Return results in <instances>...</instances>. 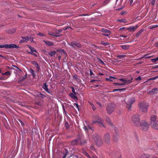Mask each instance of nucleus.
Listing matches in <instances>:
<instances>
[{"label":"nucleus","instance_id":"nucleus-19","mask_svg":"<svg viewBox=\"0 0 158 158\" xmlns=\"http://www.w3.org/2000/svg\"><path fill=\"white\" fill-rule=\"evenodd\" d=\"M138 27V26L137 25L135 26H131L129 27L128 29L130 31H134Z\"/></svg>","mask_w":158,"mask_h":158},{"label":"nucleus","instance_id":"nucleus-56","mask_svg":"<svg viewBox=\"0 0 158 158\" xmlns=\"http://www.w3.org/2000/svg\"><path fill=\"white\" fill-rule=\"evenodd\" d=\"M155 45L156 47H158V42L155 44Z\"/></svg>","mask_w":158,"mask_h":158},{"label":"nucleus","instance_id":"nucleus-20","mask_svg":"<svg viewBox=\"0 0 158 158\" xmlns=\"http://www.w3.org/2000/svg\"><path fill=\"white\" fill-rule=\"evenodd\" d=\"M28 48L30 49L31 51V53H32V54L33 55H36V54L35 53H33L34 52H36L34 48L31 47L30 46H28Z\"/></svg>","mask_w":158,"mask_h":158},{"label":"nucleus","instance_id":"nucleus-15","mask_svg":"<svg viewBox=\"0 0 158 158\" xmlns=\"http://www.w3.org/2000/svg\"><path fill=\"white\" fill-rule=\"evenodd\" d=\"M78 141L81 145H84L86 143L85 140L80 138L78 139Z\"/></svg>","mask_w":158,"mask_h":158},{"label":"nucleus","instance_id":"nucleus-36","mask_svg":"<svg viewBox=\"0 0 158 158\" xmlns=\"http://www.w3.org/2000/svg\"><path fill=\"white\" fill-rule=\"evenodd\" d=\"M3 75H10V73L9 71H7L5 73H2Z\"/></svg>","mask_w":158,"mask_h":158},{"label":"nucleus","instance_id":"nucleus-17","mask_svg":"<svg viewBox=\"0 0 158 158\" xmlns=\"http://www.w3.org/2000/svg\"><path fill=\"white\" fill-rule=\"evenodd\" d=\"M150 93L152 94H155L158 93V90L157 88H155L152 89Z\"/></svg>","mask_w":158,"mask_h":158},{"label":"nucleus","instance_id":"nucleus-33","mask_svg":"<svg viewBox=\"0 0 158 158\" xmlns=\"http://www.w3.org/2000/svg\"><path fill=\"white\" fill-rule=\"evenodd\" d=\"M26 37V38L27 39V41H28V40H30L31 41H32L33 40V37Z\"/></svg>","mask_w":158,"mask_h":158},{"label":"nucleus","instance_id":"nucleus-29","mask_svg":"<svg viewBox=\"0 0 158 158\" xmlns=\"http://www.w3.org/2000/svg\"><path fill=\"white\" fill-rule=\"evenodd\" d=\"M106 122L108 123L110 125H112V123L111 122L110 120V119L109 118L107 117L106 119Z\"/></svg>","mask_w":158,"mask_h":158},{"label":"nucleus","instance_id":"nucleus-9","mask_svg":"<svg viewBox=\"0 0 158 158\" xmlns=\"http://www.w3.org/2000/svg\"><path fill=\"white\" fill-rule=\"evenodd\" d=\"M102 34L103 35L106 36L110 37L111 32L109 30L106 28H103L102 29Z\"/></svg>","mask_w":158,"mask_h":158},{"label":"nucleus","instance_id":"nucleus-49","mask_svg":"<svg viewBox=\"0 0 158 158\" xmlns=\"http://www.w3.org/2000/svg\"><path fill=\"white\" fill-rule=\"evenodd\" d=\"M115 85H119V84L117 83H114L113 84Z\"/></svg>","mask_w":158,"mask_h":158},{"label":"nucleus","instance_id":"nucleus-16","mask_svg":"<svg viewBox=\"0 0 158 158\" xmlns=\"http://www.w3.org/2000/svg\"><path fill=\"white\" fill-rule=\"evenodd\" d=\"M84 129L86 131L89 130H91L92 131H94V129L89 125H88L87 127L84 125Z\"/></svg>","mask_w":158,"mask_h":158},{"label":"nucleus","instance_id":"nucleus-6","mask_svg":"<svg viewBox=\"0 0 158 158\" xmlns=\"http://www.w3.org/2000/svg\"><path fill=\"white\" fill-rule=\"evenodd\" d=\"M94 140L98 146H99L102 144V142L100 136H95L94 137Z\"/></svg>","mask_w":158,"mask_h":158},{"label":"nucleus","instance_id":"nucleus-61","mask_svg":"<svg viewBox=\"0 0 158 158\" xmlns=\"http://www.w3.org/2000/svg\"><path fill=\"white\" fill-rule=\"evenodd\" d=\"M58 58L59 60H60L61 58V56H60V55L59 56L58 55Z\"/></svg>","mask_w":158,"mask_h":158},{"label":"nucleus","instance_id":"nucleus-55","mask_svg":"<svg viewBox=\"0 0 158 158\" xmlns=\"http://www.w3.org/2000/svg\"><path fill=\"white\" fill-rule=\"evenodd\" d=\"M123 89H114V91H118V90H123Z\"/></svg>","mask_w":158,"mask_h":158},{"label":"nucleus","instance_id":"nucleus-51","mask_svg":"<svg viewBox=\"0 0 158 158\" xmlns=\"http://www.w3.org/2000/svg\"><path fill=\"white\" fill-rule=\"evenodd\" d=\"M49 34L50 35H53L54 36H55L56 37H58V36H59V35H53V34H50V33Z\"/></svg>","mask_w":158,"mask_h":158},{"label":"nucleus","instance_id":"nucleus-57","mask_svg":"<svg viewBox=\"0 0 158 158\" xmlns=\"http://www.w3.org/2000/svg\"><path fill=\"white\" fill-rule=\"evenodd\" d=\"M118 139V138L117 137L116 138H114V140L115 141H117Z\"/></svg>","mask_w":158,"mask_h":158},{"label":"nucleus","instance_id":"nucleus-47","mask_svg":"<svg viewBox=\"0 0 158 158\" xmlns=\"http://www.w3.org/2000/svg\"><path fill=\"white\" fill-rule=\"evenodd\" d=\"M19 121L20 123L21 124L22 126H23L24 125V123H23V122L22 121L20 120H19Z\"/></svg>","mask_w":158,"mask_h":158},{"label":"nucleus","instance_id":"nucleus-37","mask_svg":"<svg viewBox=\"0 0 158 158\" xmlns=\"http://www.w3.org/2000/svg\"><path fill=\"white\" fill-rule=\"evenodd\" d=\"M157 60H158V56L156 58H154L152 60V61L153 62H155Z\"/></svg>","mask_w":158,"mask_h":158},{"label":"nucleus","instance_id":"nucleus-40","mask_svg":"<svg viewBox=\"0 0 158 158\" xmlns=\"http://www.w3.org/2000/svg\"><path fill=\"white\" fill-rule=\"evenodd\" d=\"M29 72L31 74L33 73H34V70L32 69H31L29 70Z\"/></svg>","mask_w":158,"mask_h":158},{"label":"nucleus","instance_id":"nucleus-34","mask_svg":"<svg viewBox=\"0 0 158 158\" xmlns=\"http://www.w3.org/2000/svg\"><path fill=\"white\" fill-rule=\"evenodd\" d=\"M143 31L142 30H140L136 35V37L138 36L141 34V32Z\"/></svg>","mask_w":158,"mask_h":158},{"label":"nucleus","instance_id":"nucleus-21","mask_svg":"<svg viewBox=\"0 0 158 158\" xmlns=\"http://www.w3.org/2000/svg\"><path fill=\"white\" fill-rule=\"evenodd\" d=\"M79 142L78 141V139L77 140L75 139L73 140L71 142V144L73 145H75L77 144Z\"/></svg>","mask_w":158,"mask_h":158},{"label":"nucleus","instance_id":"nucleus-31","mask_svg":"<svg viewBox=\"0 0 158 158\" xmlns=\"http://www.w3.org/2000/svg\"><path fill=\"white\" fill-rule=\"evenodd\" d=\"M115 78L112 76H110L109 78H106V81H113L112 79H115Z\"/></svg>","mask_w":158,"mask_h":158},{"label":"nucleus","instance_id":"nucleus-39","mask_svg":"<svg viewBox=\"0 0 158 158\" xmlns=\"http://www.w3.org/2000/svg\"><path fill=\"white\" fill-rule=\"evenodd\" d=\"M101 44H103L104 45H107L108 44V43H107V42H101Z\"/></svg>","mask_w":158,"mask_h":158},{"label":"nucleus","instance_id":"nucleus-7","mask_svg":"<svg viewBox=\"0 0 158 158\" xmlns=\"http://www.w3.org/2000/svg\"><path fill=\"white\" fill-rule=\"evenodd\" d=\"M18 47L15 44H5L3 45H0V48H17Z\"/></svg>","mask_w":158,"mask_h":158},{"label":"nucleus","instance_id":"nucleus-5","mask_svg":"<svg viewBox=\"0 0 158 158\" xmlns=\"http://www.w3.org/2000/svg\"><path fill=\"white\" fill-rule=\"evenodd\" d=\"M106 108L107 113L110 114L114 110L115 105L113 104L109 103L108 105Z\"/></svg>","mask_w":158,"mask_h":158},{"label":"nucleus","instance_id":"nucleus-58","mask_svg":"<svg viewBox=\"0 0 158 158\" xmlns=\"http://www.w3.org/2000/svg\"><path fill=\"white\" fill-rule=\"evenodd\" d=\"M32 75L33 77H35V73H33L32 74Z\"/></svg>","mask_w":158,"mask_h":158},{"label":"nucleus","instance_id":"nucleus-44","mask_svg":"<svg viewBox=\"0 0 158 158\" xmlns=\"http://www.w3.org/2000/svg\"><path fill=\"white\" fill-rule=\"evenodd\" d=\"M69 158H77L75 155H72L70 156Z\"/></svg>","mask_w":158,"mask_h":158},{"label":"nucleus","instance_id":"nucleus-23","mask_svg":"<svg viewBox=\"0 0 158 158\" xmlns=\"http://www.w3.org/2000/svg\"><path fill=\"white\" fill-rule=\"evenodd\" d=\"M43 88L47 92L49 93V90L48 88V85L46 84H44Z\"/></svg>","mask_w":158,"mask_h":158},{"label":"nucleus","instance_id":"nucleus-3","mask_svg":"<svg viewBox=\"0 0 158 158\" xmlns=\"http://www.w3.org/2000/svg\"><path fill=\"white\" fill-rule=\"evenodd\" d=\"M139 107L140 110L143 112H146L147 111L148 104L143 101L140 102L139 104Z\"/></svg>","mask_w":158,"mask_h":158},{"label":"nucleus","instance_id":"nucleus-41","mask_svg":"<svg viewBox=\"0 0 158 158\" xmlns=\"http://www.w3.org/2000/svg\"><path fill=\"white\" fill-rule=\"evenodd\" d=\"M141 80V77L139 76L135 79V80L137 81H139Z\"/></svg>","mask_w":158,"mask_h":158},{"label":"nucleus","instance_id":"nucleus-35","mask_svg":"<svg viewBox=\"0 0 158 158\" xmlns=\"http://www.w3.org/2000/svg\"><path fill=\"white\" fill-rule=\"evenodd\" d=\"M109 0H105L103 3V5H105L107 4L109 2Z\"/></svg>","mask_w":158,"mask_h":158},{"label":"nucleus","instance_id":"nucleus-45","mask_svg":"<svg viewBox=\"0 0 158 158\" xmlns=\"http://www.w3.org/2000/svg\"><path fill=\"white\" fill-rule=\"evenodd\" d=\"M65 127H66L67 128H68L69 127V124L67 122H66L65 123Z\"/></svg>","mask_w":158,"mask_h":158},{"label":"nucleus","instance_id":"nucleus-28","mask_svg":"<svg viewBox=\"0 0 158 158\" xmlns=\"http://www.w3.org/2000/svg\"><path fill=\"white\" fill-rule=\"evenodd\" d=\"M150 156L148 154H143L141 155L140 158H149Z\"/></svg>","mask_w":158,"mask_h":158},{"label":"nucleus","instance_id":"nucleus-8","mask_svg":"<svg viewBox=\"0 0 158 158\" xmlns=\"http://www.w3.org/2000/svg\"><path fill=\"white\" fill-rule=\"evenodd\" d=\"M124 102L127 105V107L128 110H131V105L135 102L133 99H125Z\"/></svg>","mask_w":158,"mask_h":158},{"label":"nucleus","instance_id":"nucleus-12","mask_svg":"<svg viewBox=\"0 0 158 158\" xmlns=\"http://www.w3.org/2000/svg\"><path fill=\"white\" fill-rule=\"evenodd\" d=\"M103 122H102V121H94L92 123V124H93L96 123H98L100 127H105L104 123H103Z\"/></svg>","mask_w":158,"mask_h":158},{"label":"nucleus","instance_id":"nucleus-22","mask_svg":"<svg viewBox=\"0 0 158 158\" xmlns=\"http://www.w3.org/2000/svg\"><path fill=\"white\" fill-rule=\"evenodd\" d=\"M48 54L51 56H53L55 55L56 53V51H53L51 52H48Z\"/></svg>","mask_w":158,"mask_h":158},{"label":"nucleus","instance_id":"nucleus-25","mask_svg":"<svg viewBox=\"0 0 158 158\" xmlns=\"http://www.w3.org/2000/svg\"><path fill=\"white\" fill-rule=\"evenodd\" d=\"M57 51H59L61 55H63V54H64L66 56V54L64 51V50L62 49H60L59 50H56Z\"/></svg>","mask_w":158,"mask_h":158},{"label":"nucleus","instance_id":"nucleus-26","mask_svg":"<svg viewBox=\"0 0 158 158\" xmlns=\"http://www.w3.org/2000/svg\"><path fill=\"white\" fill-rule=\"evenodd\" d=\"M44 42L48 46H51L53 45V43L52 42L45 41H44Z\"/></svg>","mask_w":158,"mask_h":158},{"label":"nucleus","instance_id":"nucleus-1","mask_svg":"<svg viewBox=\"0 0 158 158\" xmlns=\"http://www.w3.org/2000/svg\"><path fill=\"white\" fill-rule=\"evenodd\" d=\"M131 121L135 126L138 127L140 126V119L139 114H133L131 117Z\"/></svg>","mask_w":158,"mask_h":158},{"label":"nucleus","instance_id":"nucleus-46","mask_svg":"<svg viewBox=\"0 0 158 158\" xmlns=\"http://www.w3.org/2000/svg\"><path fill=\"white\" fill-rule=\"evenodd\" d=\"M155 0H151V3L152 5H153L154 4Z\"/></svg>","mask_w":158,"mask_h":158},{"label":"nucleus","instance_id":"nucleus-60","mask_svg":"<svg viewBox=\"0 0 158 158\" xmlns=\"http://www.w3.org/2000/svg\"><path fill=\"white\" fill-rule=\"evenodd\" d=\"M66 156V154H64L62 158H65Z\"/></svg>","mask_w":158,"mask_h":158},{"label":"nucleus","instance_id":"nucleus-48","mask_svg":"<svg viewBox=\"0 0 158 158\" xmlns=\"http://www.w3.org/2000/svg\"><path fill=\"white\" fill-rule=\"evenodd\" d=\"M70 96L71 97V98H73L75 97V96L72 93H71L70 94Z\"/></svg>","mask_w":158,"mask_h":158},{"label":"nucleus","instance_id":"nucleus-54","mask_svg":"<svg viewBox=\"0 0 158 158\" xmlns=\"http://www.w3.org/2000/svg\"><path fill=\"white\" fill-rule=\"evenodd\" d=\"M96 80H92L90 81V82H95L96 81Z\"/></svg>","mask_w":158,"mask_h":158},{"label":"nucleus","instance_id":"nucleus-38","mask_svg":"<svg viewBox=\"0 0 158 158\" xmlns=\"http://www.w3.org/2000/svg\"><path fill=\"white\" fill-rule=\"evenodd\" d=\"M73 106H75L76 107L77 109L79 111V109L78 108V105L76 103H74L73 104Z\"/></svg>","mask_w":158,"mask_h":158},{"label":"nucleus","instance_id":"nucleus-32","mask_svg":"<svg viewBox=\"0 0 158 158\" xmlns=\"http://www.w3.org/2000/svg\"><path fill=\"white\" fill-rule=\"evenodd\" d=\"M126 55L124 54H120L117 56V57L120 59L124 58L125 56Z\"/></svg>","mask_w":158,"mask_h":158},{"label":"nucleus","instance_id":"nucleus-11","mask_svg":"<svg viewBox=\"0 0 158 158\" xmlns=\"http://www.w3.org/2000/svg\"><path fill=\"white\" fill-rule=\"evenodd\" d=\"M119 80L121 81H122L123 83L126 84H128L131 82V80H129L124 78L119 79Z\"/></svg>","mask_w":158,"mask_h":158},{"label":"nucleus","instance_id":"nucleus-30","mask_svg":"<svg viewBox=\"0 0 158 158\" xmlns=\"http://www.w3.org/2000/svg\"><path fill=\"white\" fill-rule=\"evenodd\" d=\"M22 38L23 39L21 40L20 41V43L27 42V39L26 38V37H22Z\"/></svg>","mask_w":158,"mask_h":158},{"label":"nucleus","instance_id":"nucleus-52","mask_svg":"<svg viewBox=\"0 0 158 158\" xmlns=\"http://www.w3.org/2000/svg\"><path fill=\"white\" fill-rule=\"evenodd\" d=\"M99 61L100 62V63H101L102 64H104L103 62L102 61V60L100 59H99Z\"/></svg>","mask_w":158,"mask_h":158},{"label":"nucleus","instance_id":"nucleus-42","mask_svg":"<svg viewBox=\"0 0 158 158\" xmlns=\"http://www.w3.org/2000/svg\"><path fill=\"white\" fill-rule=\"evenodd\" d=\"M37 35H40L41 36H44L45 35L42 33H39L37 34Z\"/></svg>","mask_w":158,"mask_h":158},{"label":"nucleus","instance_id":"nucleus-62","mask_svg":"<svg viewBox=\"0 0 158 158\" xmlns=\"http://www.w3.org/2000/svg\"><path fill=\"white\" fill-rule=\"evenodd\" d=\"M125 84H124V83H121V84H119V85L120 86L122 85H124Z\"/></svg>","mask_w":158,"mask_h":158},{"label":"nucleus","instance_id":"nucleus-18","mask_svg":"<svg viewBox=\"0 0 158 158\" xmlns=\"http://www.w3.org/2000/svg\"><path fill=\"white\" fill-rule=\"evenodd\" d=\"M120 47L122 48L124 50H127L129 48V46L126 44L121 45Z\"/></svg>","mask_w":158,"mask_h":158},{"label":"nucleus","instance_id":"nucleus-14","mask_svg":"<svg viewBox=\"0 0 158 158\" xmlns=\"http://www.w3.org/2000/svg\"><path fill=\"white\" fill-rule=\"evenodd\" d=\"M72 46L73 48L74 47V46H76L78 47H80L81 46V44L80 43L77 42H73L72 43Z\"/></svg>","mask_w":158,"mask_h":158},{"label":"nucleus","instance_id":"nucleus-64","mask_svg":"<svg viewBox=\"0 0 158 158\" xmlns=\"http://www.w3.org/2000/svg\"><path fill=\"white\" fill-rule=\"evenodd\" d=\"M133 2V0H131L130 1V4H131Z\"/></svg>","mask_w":158,"mask_h":158},{"label":"nucleus","instance_id":"nucleus-24","mask_svg":"<svg viewBox=\"0 0 158 158\" xmlns=\"http://www.w3.org/2000/svg\"><path fill=\"white\" fill-rule=\"evenodd\" d=\"M32 63L34 65V66H35L37 69L38 71H39L40 68L38 66V63L35 61H32Z\"/></svg>","mask_w":158,"mask_h":158},{"label":"nucleus","instance_id":"nucleus-50","mask_svg":"<svg viewBox=\"0 0 158 158\" xmlns=\"http://www.w3.org/2000/svg\"><path fill=\"white\" fill-rule=\"evenodd\" d=\"M84 153L85 155L89 157V155H88V154L86 153L85 152Z\"/></svg>","mask_w":158,"mask_h":158},{"label":"nucleus","instance_id":"nucleus-63","mask_svg":"<svg viewBox=\"0 0 158 158\" xmlns=\"http://www.w3.org/2000/svg\"><path fill=\"white\" fill-rule=\"evenodd\" d=\"M121 36L123 37L124 38H126L127 37V36L126 35H121Z\"/></svg>","mask_w":158,"mask_h":158},{"label":"nucleus","instance_id":"nucleus-4","mask_svg":"<svg viewBox=\"0 0 158 158\" xmlns=\"http://www.w3.org/2000/svg\"><path fill=\"white\" fill-rule=\"evenodd\" d=\"M139 126L141 127V128L143 130L146 131L148 129L149 125L145 121H142L140 123V126Z\"/></svg>","mask_w":158,"mask_h":158},{"label":"nucleus","instance_id":"nucleus-43","mask_svg":"<svg viewBox=\"0 0 158 158\" xmlns=\"http://www.w3.org/2000/svg\"><path fill=\"white\" fill-rule=\"evenodd\" d=\"M90 75L91 76V77H93V76H92V75H93V73L91 70H90Z\"/></svg>","mask_w":158,"mask_h":158},{"label":"nucleus","instance_id":"nucleus-10","mask_svg":"<svg viewBox=\"0 0 158 158\" xmlns=\"http://www.w3.org/2000/svg\"><path fill=\"white\" fill-rule=\"evenodd\" d=\"M104 140L106 143H109L110 141V136L109 134L107 133L104 135Z\"/></svg>","mask_w":158,"mask_h":158},{"label":"nucleus","instance_id":"nucleus-27","mask_svg":"<svg viewBox=\"0 0 158 158\" xmlns=\"http://www.w3.org/2000/svg\"><path fill=\"white\" fill-rule=\"evenodd\" d=\"M15 28H13L10 30L7 31V32L10 34L13 33L15 32Z\"/></svg>","mask_w":158,"mask_h":158},{"label":"nucleus","instance_id":"nucleus-59","mask_svg":"<svg viewBox=\"0 0 158 158\" xmlns=\"http://www.w3.org/2000/svg\"><path fill=\"white\" fill-rule=\"evenodd\" d=\"M92 107L94 110H95L96 108L93 105L92 106Z\"/></svg>","mask_w":158,"mask_h":158},{"label":"nucleus","instance_id":"nucleus-2","mask_svg":"<svg viewBox=\"0 0 158 158\" xmlns=\"http://www.w3.org/2000/svg\"><path fill=\"white\" fill-rule=\"evenodd\" d=\"M156 117L153 115L151 117V127L155 130H158V121L156 120Z\"/></svg>","mask_w":158,"mask_h":158},{"label":"nucleus","instance_id":"nucleus-53","mask_svg":"<svg viewBox=\"0 0 158 158\" xmlns=\"http://www.w3.org/2000/svg\"><path fill=\"white\" fill-rule=\"evenodd\" d=\"M72 91L75 94V90L74 89V88H72Z\"/></svg>","mask_w":158,"mask_h":158},{"label":"nucleus","instance_id":"nucleus-13","mask_svg":"<svg viewBox=\"0 0 158 158\" xmlns=\"http://www.w3.org/2000/svg\"><path fill=\"white\" fill-rule=\"evenodd\" d=\"M94 118L95 119V121H102L104 122V120L100 117L97 115H95L94 116Z\"/></svg>","mask_w":158,"mask_h":158}]
</instances>
